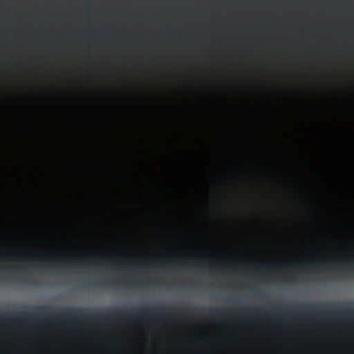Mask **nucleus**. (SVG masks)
<instances>
[{"mask_svg": "<svg viewBox=\"0 0 354 354\" xmlns=\"http://www.w3.org/2000/svg\"><path fill=\"white\" fill-rule=\"evenodd\" d=\"M17 261H22V260H21V259H17Z\"/></svg>", "mask_w": 354, "mask_h": 354, "instance_id": "ddd939ff", "label": "nucleus"}, {"mask_svg": "<svg viewBox=\"0 0 354 354\" xmlns=\"http://www.w3.org/2000/svg\"><path fill=\"white\" fill-rule=\"evenodd\" d=\"M327 266V261H320V263H319L318 266H321V267H325Z\"/></svg>", "mask_w": 354, "mask_h": 354, "instance_id": "423d86ee", "label": "nucleus"}, {"mask_svg": "<svg viewBox=\"0 0 354 354\" xmlns=\"http://www.w3.org/2000/svg\"><path fill=\"white\" fill-rule=\"evenodd\" d=\"M34 310H37V313H0V321L21 323L23 321L37 322L39 317H43L45 319H66L68 322L90 320L106 322L113 319H127L135 321L144 320L151 324H160L167 323V317L169 316L196 317L199 315L201 308L169 306L142 307L131 310L116 309L113 312L102 314L93 313L90 309L73 308L57 309V311H53V308L48 306H36L34 307Z\"/></svg>", "mask_w": 354, "mask_h": 354, "instance_id": "f257e3e1", "label": "nucleus"}, {"mask_svg": "<svg viewBox=\"0 0 354 354\" xmlns=\"http://www.w3.org/2000/svg\"><path fill=\"white\" fill-rule=\"evenodd\" d=\"M59 266V265L58 264V261H56V263H55V264H51V267H54V266ZM60 266H62V267H64V265H60Z\"/></svg>", "mask_w": 354, "mask_h": 354, "instance_id": "6e6552de", "label": "nucleus"}, {"mask_svg": "<svg viewBox=\"0 0 354 354\" xmlns=\"http://www.w3.org/2000/svg\"><path fill=\"white\" fill-rule=\"evenodd\" d=\"M301 347H308V344H301Z\"/></svg>", "mask_w": 354, "mask_h": 354, "instance_id": "1a4fd4ad", "label": "nucleus"}, {"mask_svg": "<svg viewBox=\"0 0 354 354\" xmlns=\"http://www.w3.org/2000/svg\"><path fill=\"white\" fill-rule=\"evenodd\" d=\"M281 268H283V266H281V264H268V266H266V268H268V270H280L281 269Z\"/></svg>", "mask_w": 354, "mask_h": 354, "instance_id": "39448f33", "label": "nucleus"}, {"mask_svg": "<svg viewBox=\"0 0 354 354\" xmlns=\"http://www.w3.org/2000/svg\"><path fill=\"white\" fill-rule=\"evenodd\" d=\"M141 267H142V268H146V267H147V265H142V266H141Z\"/></svg>", "mask_w": 354, "mask_h": 354, "instance_id": "9b49d317", "label": "nucleus"}, {"mask_svg": "<svg viewBox=\"0 0 354 354\" xmlns=\"http://www.w3.org/2000/svg\"><path fill=\"white\" fill-rule=\"evenodd\" d=\"M1 354H9V350L8 349L1 350Z\"/></svg>", "mask_w": 354, "mask_h": 354, "instance_id": "0eeeda50", "label": "nucleus"}, {"mask_svg": "<svg viewBox=\"0 0 354 354\" xmlns=\"http://www.w3.org/2000/svg\"><path fill=\"white\" fill-rule=\"evenodd\" d=\"M290 307L291 306L286 304L274 306L272 307V310L269 312H266L263 308L259 307L254 308H244L239 309V313L244 316L249 315L252 316L260 317L266 315L274 317L276 315H279V313H290V311H289Z\"/></svg>", "mask_w": 354, "mask_h": 354, "instance_id": "7ed1b4c3", "label": "nucleus"}, {"mask_svg": "<svg viewBox=\"0 0 354 354\" xmlns=\"http://www.w3.org/2000/svg\"><path fill=\"white\" fill-rule=\"evenodd\" d=\"M208 313L214 317H225L226 315V310L224 308H208Z\"/></svg>", "mask_w": 354, "mask_h": 354, "instance_id": "20e7f679", "label": "nucleus"}, {"mask_svg": "<svg viewBox=\"0 0 354 354\" xmlns=\"http://www.w3.org/2000/svg\"><path fill=\"white\" fill-rule=\"evenodd\" d=\"M198 268H204V266L203 264L198 266Z\"/></svg>", "mask_w": 354, "mask_h": 354, "instance_id": "9d476101", "label": "nucleus"}, {"mask_svg": "<svg viewBox=\"0 0 354 354\" xmlns=\"http://www.w3.org/2000/svg\"><path fill=\"white\" fill-rule=\"evenodd\" d=\"M299 307L306 309L305 313H299V316H327V317H352L354 316V308L331 309L335 307L332 303H323L319 304H301Z\"/></svg>", "mask_w": 354, "mask_h": 354, "instance_id": "f03ea898", "label": "nucleus"}, {"mask_svg": "<svg viewBox=\"0 0 354 354\" xmlns=\"http://www.w3.org/2000/svg\"><path fill=\"white\" fill-rule=\"evenodd\" d=\"M70 266H79V264H71Z\"/></svg>", "mask_w": 354, "mask_h": 354, "instance_id": "f8f14e48", "label": "nucleus"}]
</instances>
